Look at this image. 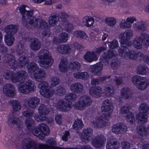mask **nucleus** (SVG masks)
<instances>
[{"instance_id":"6","label":"nucleus","mask_w":149,"mask_h":149,"mask_svg":"<svg viewBox=\"0 0 149 149\" xmlns=\"http://www.w3.org/2000/svg\"><path fill=\"white\" fill-rule=\"evenodd\" d=\"M29 131L31 132L35 136L41 139L43 138L42 133L44 135L47 136L49 134L50 132L48 127L42 123L39 124L37 127H34L31 128Z\"/></svg>"},{"instance_id":"28","label":"nucleus","mask_w":149,"mask_h":149,"mask_svg":"<svg viewBox=\"0 0 149 149\" xmlns=\"http://www.w3.org/2000/svg\"><path fill=\"white\" fill-rule=\"evenodd\" d=\"M147 113H143L140 112L136 116V119L138 120L139 124H143L146 123L147 121Z\"/></svg>"},{"instance_id":"24","label":"nucleus","mask_w":149,"mask_h":149,"mask_svg":"<svg viewBox=\"0 0 149 149\" xmlns=\"http://www.w3.org/2000/svg\"><path fill=\"white\" fill-rule=\"evenodd\" d=\"M93 130L91 128H88L85 129L82 133L81 137V140L83 141L86 142L88 141L89 138L91 137L92 135Z\"/></svg>"},{"instance_id":"20","label":"nucleus","mask_w":149,"mask_h":149,"mask_svg":"<svg viewBox=\"0 0 149 149\" xmlns=\"http://www.w3.org/2000/svg\"><path fill=\"white\" fill-rule=\"evenodd\" d=\"M84 88L83 85L80 83H75L72 84L70 87L71 91L73 93H79L82 92Z\"/></svg>"},{"instance_id":"54","label":"nucleus","mask_w":149,"mask_h":149,"mask_svg":"<svg viewBox=\"0 0 149 149\" xmlns=\"http://www.w3.org/2000/svg\"><path fill=\"white\" fill-rule=\"evenodd\" d=\"M49 84L47 81H44L40 82L38 85V88L40 89L39 92L40 93L41 91H44L48 87Z\"/></svg>"},{"instance_id":"15","label":"nucleus","mask_w":149,"mask_h":149,"mask_svg":"<svg viewBox=\"0 0 149 149\" xmlns=\"http://www.w3.org/2000/svg\"><path fill=\"white\" fill-rule=\"evenodd\" d=\"M105 141L106 140L104 136L102 135H100L96 136L93 139L92 143L93 145L95 147L100 148L103 146Z\"/></svg>"},{"instance_id":"21","label":"nucleus","mask_w":149,"mask_h":149,"mask_svg":"<svg viewBox=\"0 0 149 149\" xmlns=\"http://www.w3.org/2000/svg\"><path fill=\"white\" fill-rule=\"evenodd\" d=\"M8 123L9 126L11 124H15L17 125V127L18 128L22 127V122L19 120L18 118L15 117L13 115H11L10 114L9 118L8 120Z\"/></svg>"},{"instance_id":"55","label":"nucleus","mask_w":149,"mask_h":149,"mask_svg":"<svg viewBox=\"0 0 149 149\" xmlns=\"http://www.w3.org/2000/svg\"><path fill=\"white\" fill-rule=\"evenodd\" d=\"M137 129L138 130V134L142 136H146L147 134L146 128L143 126H138Z\"/></svg>"},{"instance_id":"37","label":"nucleus","mask_w":149,"mask_h":149,"mask_svg":"<svg viewBox=\"0 0 149 149\" xmlns=\"http://www.w3.org/2000/svg\"><path fill=\"white\" fill-rule=\"evenodd\" d=\"M61 24L64 27L65 30L68 32H70L73 29V25L66 19L62 20Z\"/></svg>"},{"instance_id":"5","label":"nucleus","mask_w":149,"mask_h":149,"mask_svg":"<svg viewBox=\"0 0 149 149\" xmlns=\"http://www.w3.org/2000/svg\"><path fill=\"white\" fill-rule=\"evenodd\" d=\"M130 47H126L119 49V53L120 56H127L130 59L141 61L143 56V53L140 52H135L133 50H131Z\"/></svg>"},{"instance_id":"51","label":"nucleus","mask_w":149,"mask_h":149,"mask_svg":"<svg viewBox=\"0 0 149 149\" xmlns=\"http://www.w3.org/2000/svg\"><path fill=\"white\" fill-rule=\"evenodd\" d=\"M77 97L76 94L73 93H70L67 95L65 97V99L69 102L70 101H74L76 100Z\"/></svg>"},{"instance_id":"8","label":"nucleus","mask_w":149,"mask_h":149,"mask_svg":"<svg viewBox=\"0 0 149 149\" xmlns=\"http://www.w3.org/2000/svg\"><path fill=\"white\" fill-rule=\"evenodd\" d=\"M39 112L40 115H36L35 119L37 122H40L45 120L46 119V115L48 114L49 109L44 104H41L39 107Z\"/></svg>"},{"instance_id":"44","label":"nucleus","mask_w":149,"mask_h":149,"mask_svg":"<svg viewBox=\"0 0 149 149\" xmlns=\"http://www.w3.org/2000/svg\"><path fill=\"white\" fill-rule=\"evenodd\" d=\"M54 93V91L52 88L46 89L44 91H41L40 94L45 97L52 96Z\"/></svg>"},{"instance_id":"22","label":"nucleus","mask_w":149,"mask_h":149,"mask_svg":"<svg viewBox=\"0 0 149 149\" xmlns=\"http://www.w3.org/2000/svg\"><path fill=\"white\" fill-rule=\"evenodd\" d=\"M39 99L37 97H33L29 98L27 101L28 106L32 109H35L39 103Z\"/></svg>"},{"instance_id":"9","label":"nucleus","mask_w":149,"mask_h":149,"mask_svg":"<svg viewBox=\"0 0 149 149\" xmlns=\"http://www.w3.org/2000/svg\"><path fill=\"white\" fill-rule=\"evenodd\" d=\"M3 61L5 65L10 69H14L17 66L15 57L8 54H6L2 57Z\"/></svg>"},{"instance_id":"63","label":"nucleus","mask_w":149,"mask_h":149,"mask_svg":"<svg viewBox=\"0 0 149 149\" xmlns=\"http://www.w3.org/2000/svg\"><path fill=\"white\" fill-rule=\"evenodd\" d=\"M118 42L115 40H113L111 42L108 43L109 47L113 49L117 48L118 47Z\"/></svg>"},{"instance_id":"53","label":"nucleus","mask_w":149,"mask_h":149,"mask_svg":"<svg viewBox=\"0 0 149 149\" xmlns=\"http://www.w3.org/2000/svg\"><path fill=\"white\" fill-rule=\"evenodd\" d=\"M139 110L140 112L145 114L147 113L149 111V107L146 104L142 103L139 105Z\"/></svg>"},{"instance_id":"33","label":"nucleus","mask_w":149,"mask_h":149,"mask_svg":"<svg viewBox=\"0 0 149 149\" xmlns=\"http://www.w3.org/2000/svg\"><path fill=\"white\" fill-rule=\"evenodd\" d=\"M24 42L22 41H19L16 45V52L17 54L20 55L23 54L25 50Z\"/></svg>"},{"instance_id":"4","label":"nucleus","mask_w":149,"mask_h":149,"mask_svg":"<svg viewBox=\"0 0 149 149\" xmlns=\"http://www.w3.org/2000/svg\"><path fill=\"white\" fill-rule=\"evenodd\" d=\"M134 47L137 49H141L143 47L147 48L149 45V34L146 33H142L140 36H136L133 40Z\"/></svg>"},{"instance_id":"57","label":"nucleus","mask_w":149,"mask_h":149,"mask_svg":"<svg viewBox=\"0 0 149 149\" xmlns=\"http://www.w3.org/2000/svg\"><path fill=\"white\" fill-rule=\"evenodd\" d=\"M34 120L31 118H27L25 121V124L29 130L31 128L32 125L33 124Z\"/></svg>"},{"instance_id":"11","label":"nucleus","mask_w":149,"mask_h":149,"mask_svg":"<svg viewBox=\"0 0 149 149\" xmlns=\"http://www.w3.org/2000/svg\"><path fill=\"white\" fill-rule=\"evenodd\" d=\"M109 118V116H106V114L104 113L99 117L96 118L94 124L98 127H103L107 125Z\"/></svg>"},{"instance_id":"13","label":"nucleus","mask_w":149,"mask_h":149,"mask_svg":"<svg viewBox=\"0 0 149 149\" xmlns=\"http://www.w3.org/2000/svg\"><path fill=\"white\" fill-rule=\"evenodd\" d=\"M3 92L7 97H13L15 95V88L12 84H7L3 87Z\"/></svg>"},{"instance_id":"10","label":"nucleus","mask_w":149,"mask_h":149,"mask_svg":"<svg viewBox=\"0 0 149 149\" xmlns=\"http://www.w3.org/2000/svg\"><path fill=\"white\" fill-rule=\"evenodd\" d=\"M91 103L92 100L90 97L86 95L81 96L76 104L77 108L79 110H82L86 106L91 105Z\"/></svg>"},{"instance_id":"64","label":"nucleus","mask_w":149,"mask_h":149,"mask_svg":"<svg viewBox=\"0 0 149 149\" xmlns=\"http://www.w3.org/2000/svg\"><path fill=\"white\" fill-rule=\"evenodd\" d=\"M126 115L127 120L131 123H133L134 118L133 114L131 112H129Z\"/></svg>"},{"instance_id":"39","label":"nucleus","mask_w":149,"mask_h":149,"mask_svg":"<svg viewBox=\"0 0 149 149\" xmlns=\"http://www.w3.org/2000/svg\"><path fill=\"white\" fill-rule=\"evenodd\" d=\"M59 17L57 15L52 14L49 18V21L50 24L52 26L56 25L59 20Z\"/></svg>"},{"instance_id":"35","label":"nucleus","mask_w":149,"mask_h":149,"mask_svg":"<svg viewBox=\"0 0 149 149\" xmlns=\"http://www.w3.org/2000/svg\"><path fill=\"white\" fill-rule=\"evenodd\" d=\"M41 47V43L38 39L34 38L31 43L30 45L31 48L33 50L37 51Z\"/></svg>"},{"instance_id":"18","label":"nucleus","mask_w":149,"mask_h":149,"mask_svg":"<svg viewBox=\"0 0 149 149\" xmlns=\"http://www.w3.org/2000/svg\"><path fill=\"white\" fill-rule=\"evenodd\" d=\"M127 129V127L124 124L120 123L114 125L112 131L116 134H123L126 131Z\"/></svg>"},{"instance_id":"38","label":"nucleus","mask_w":149,"mask_h":149,"mask_svg":"<svg viewBox=\"0 0 149 149\" xmlns=\"http://www.w3.org/2000/svg\"><path fill=\"white\" fill-rule=\"evenodd\" d=\"M28 58L24 56H20L18 59V63L21 67H23L29 62Z\"/></svg>"},{"instance_id":"27","label":"nucleus","mask_w":149,"mask_h":149,"mask_svg":"<svg viewBox=\"0 0 149 149\" xmlns=\"http://www.w3.org/2000/svg\"><path fill=\"white\" fill-rule=\"evenodd\" d=\"M84 57L86 60L90 62L97 60V55L94 52H87L84 55Z\"/></svg>"},{"instance_id":"40","label":"nucleus","mask_w":149,"mask_h":149,"mask_svg":"<svg viewBox=\"0 0 149 149\" xmlns=\"http://www.w3.org/2000/svg\"><path fill=\"white\" fill-rule=\"evenodd\" d=\"M66 90L65 87L59 85L56 88L54 91L55 94L60 96H62L65 94Z\"/></svg>"},{"instance_id":"56","label":"nucleus","mask_w":149,"mask_h":149,"mask_svg":"<svg viewBox=\"0 0 149 149\" xmlns=\"http://www.w3.org/2000/svg\"><path fill=\"white\" fill-rule=\"evenodd\" d=\"M120 65V61L116 58L112 59L111 63V67L114 69H116Z\"/></svg>"},{"instance_id":"48","label":"nucleus","mask_w":149,"mask_h":149,"mask_svg":"<svg viewBox=\"0 0 149 149\" xmlns=\"http://www.w3.org/2000/svg\"><path fill=\"white\" fill-rule=\"evenodd\" d=\"M83 126L82 120L78 119L76 120L73 125V129L76 130L81 129Z\"/></svg>"},{"instance_id":"59","label":"nucleus","mask_w":149,"mask_h":149,"mask_svg":"<svg viewBox=\"0 0 149 149\" xmlns=\"http://www.w3.org/2000/svg\"><path fill=\"white\" fill-rule=\"evenodd\" d=\"M80 66L81 65L80 63L76 61L71 63L69 65L70 68L73 70L78 69Z\"/></svg>"},{"instance_id":"62","label":"nucleus","mask_w":149,"mask_h":149,"mask_svg":"<svg viewBox=\"0 0 149 149\" xmlns=\"http://www.w3.org/2000/svg\"><path fill=\"white\" fill-rule=\"evenodd\" d=\"M68 35L67 33L65 32L61 33L60 38L61 42H66L68 40Z\"/></svg>"},{"instance_id":"52","label":"nucleus","mask_w":149,"mask_h":149,"mask_svg":"<svg viewBox=\"0 0 149 149\" xmlns=\"http://www.w3.org/2000/svg\"><path fill=\"white\" fill-rule=\"evenodd\" d=\"M104 89L107 93L108 94L109 96H112L114 93L113 88L111 85H106L104 87Z\"/></svg>"},{"instance_id":"32","label":"nucleus","mask_w":149,"mask_h":149,"mask_svg":"<svg viewBox=\"0 0 149 149\" xmlns=\"http://www.w3.org/2000/svg\"><path fill=\"white\" fill-rule=\"evenodd\" d=\"M125 33H121L119 36V37L120 39L121 45L123 48L126 47H129L131 45L129 42H127L128 40L126 39V36L125 35Z\"/></svg>"},{"instance_id":"16","label":"nucleus","mask_w":149,"mask_h":149,"mask_svg":"<svg viewBox=\"0 0 149 149\" xmlns=\"http://www.w3.org/2000/svg\"><path fill=\"white\" fill-rule=\"evenodd\" d=\"M133 26L136 31L143 32L146 30L148 25L146 22L140 21L134 24Z\"/></svg>"},{"instance_id":"17","label":"nucleus","mask_w":149,"mask_h":149,"mask_svg":"<svg viewBox=\"0 0 149 149\" xmlns=\"http://www.w3.org/2000/svg\"><path fill=\"white\" fill-rule=\"evenodd\" d=\"M102 91V89L101 87L97 86L91 88L89 90V93L90 95L93 97L98 98L101 96Z\"/></svg>"},{"instance_id":"45","label":"nucleus","mask_w":149,"mask_h":149,"mask_svg":"<svg viewBox=\"0 0 149 149\" xmlns=\"http://www.w3.org/2000/svg\"><path fill=\"white\" fill-rule=\"evenodd\" d=\"M67 61L64 59L61 60L60 64L59 65V70L60 71L65 72L67 71Z\"/></svg>"},{"instance_id":"34","label":"nucleus","mask_w":149,"mask_h":149,"mask_svg":"<svg viewBox=\"0 0 149 149\" xmlns=\"http://www.w3.org/2000/svg\"><path fill=\"white\" fill-rule=\"evenodd\" d=\"M119 147V144H117L116 140L113 139L109 140L107 144V149H118Z\"/></svg>"},{"instance_id":"14","label":"nucleus","mask_w":149,"mask_h":149,"mask_svg":"<svg viewBox=\"0 0 149 149\" xmlns=\"http://www.w3.org/2000/svg\"><path fill=\"white\" fill-rule=\"evenodd\" d=\"M23 149H37L36 143L32 140L29 139H24L22 144Z\"/></svg>"},{"instance_id":"19","label":"nucleus","mask_w":149,"mask_h":149,"mask_svg":"<svg viewBox=\"0 0 149 149\" xmlns=\"http://www.w3.org/2000/svg\"><path fill=\"white\" fill-rule=\"evenodd\" d=\"M102 68V63H99L91 66L89 70L93 73L98 75L100 74V71Z\"/></svg>"},{"instance_id":"1","label":"nucleus","mask_w":149,"mask_h":149,"mask_svg":"<svg viewBox=\"0 0 149 149\" xmlns=\"http://www.w3.org/2000/svg\"><path fill=\"white\" fill-rule=\"evenodd\" d=\"M22 16L21 23L25 27L29 29L36 28L41 29L47 27V23L43 19H40L39 16L36 18L33 16V11L29 10V7L25 5H22L17 8Z\"/></svg>"},{"instance_id":"49","label":"nucleus","mask_w":149,"mask_h":149,"mask_svg":"<svg viewBox=\"0 0 149 149\" xmlns=\"http://www.w3.org/2000/svg\"><path fill=\"white\" fill-rule=\"evenodd\" d=\"M14 40V38L13 36L7 34L5 36V42L6 44L9 46L13 44Z\"/></svg>"},{"instance_id":"2","label":"nucleus","mask_w":149,"mask_h":149,"mask_svg":"<svg viewBox=\"0 0 149 149\" xmlns=\"http://www.w3.org/2000/svg\"><path fill=\"white\" fill-rule=\"evenodd\" d=\"M28 75L24 70H21L17 73V74L14 76L12 79L14 83L19 82L18 88L20 92L23 93H28L33 91L36 88L34 83L31 80L27 81Z\"/></svg>"},{"instance_id":"23","label":"nucleus","mask_w":149,"mask_h":149,"mask_svg":"<svg viewBox=\"0 0 149 149\" xmlns=\"http://www.w3.org/2000/svg\"><path fill=\"white\" fill-rule=\"evenodd\" d=\"M34 77L35 79L38 81L45 77L46 73L43 69L39 68L35 72Z\"/></svg>"},{"instance_id":"60","label":"nucleus","mask_w":149,"mask_h":149,"mask_svg":"<svg viewBox=\"0 0 149 149\" xmlns=\"http://www.w3.org/2000/svg\"><path fill=\"white\" fill-rule=\"evenodd\" d=\"M105 22L108 25L113 26L116 23V19L113 18H107L105 20Z\"/></svg>"},{"instance_id":"58","label":"nucleus","mask_w":149,"mask_h":149,"mask_svg":"<svg viewBox=\"0 0 149 149\" xmlns=\"http://www.w3.org/2000/svg\"><path fill=\"white\" fill-rule=\"evenodd\" d=\"M60 82L59 79L57 77H52L51 78V84L50 87L52 88L58 85Z\"/></svg>"},{"instance_id":"26","label":"nucleus","mask_w":149,"mask_h":149,"mask_svg":"<svg viewBox=\"0 0 149 149\" xmlns=\"http://www.w3.org/2000/svg\"><path fill=\"white\" fill-rule=\"evenodd\" d=\"M57 49L58 52L63 54H67L70 53L71 51L70 46L66 45L58 46Z\"/></svg>"},{"instance_id":"31","label":"nucleus","mask_w":149,"mask_h":149,"mask_svg":"<svg viewBox=\"0 0 149 149\" xmlns=\"http://www.w3.org/2000/svg\"><path fill=\"white\" fill-rule=\"evenodd\" d=\"M10 104L12 105L13 111L11 115H13L14 112L19 111L21 108V106L20 102L16 100H13L10 101Z\"/></svg>"},{"instance_id":"47","label":"nucleus","mask_w":149,"mask_h":149,"mask_svg":"<svg viewBox=\"0 0 149 149\" xmlns=\"http://www.w3.org/2000/svg\"><path fill=\"white\" fill-rule=\"evenodd\" d=\"M39 68L38 65L33 62L30 63L28 67L29 72L31 74H32L33 72H35Z\"/></svg>"},{"instance_id":"36","label":"nucleus","mask_w":149,"mask_h":149,"mask_svg":"<svg viewBox=\"0 0 149 149\" xmlns=\"http://www.w3.org/2000/svg\"><path fill=\"white\" fill-rule=\"evenodd\" d=\"M74 77L77 79L86 80L89 77V75L86 72H76L73 74Z\"/></svg>"},{"instance_id":"46","label":"nucleus","mask_w":149,"mask_h":149,"mask_svg":"<svg viewBox=\"0 0 149 149\" xmlns=\"http://www.w3.org/2000/svg\"><path fill=\"white\" fill-rule=\"evenodd\" d=\"M147 66L145 65H140L137 67V72L139 74L144 75L146 73Z\"/></svg>"},{"instance_id":"29","label":"nucleus","mask_w":149,"mask_h":149,"mask_svg":"<svg viewBox=\"0 0 149 149\" xmlns=\"http://www.w3.org/2000/svg\"><path fill=\"white\" fill-rule=\"evenodd\" d=\"M17 29L15 25H9L6 26L5 31L7 34L13 36L17 32Z\"/></svg>"},{"instance_id":"61","label":"nucleus","mask_w":149,"mask_h":149,"mask_svg":"<svg viewBox=\"0 0 149 149\" xmlns=\"http://www.w3.org/2000/svg\"><path fill=\"white\" fill-rule=\"evenodd\" d=\"M34 113V111L30 110H28L22 112V114L24 116L29 118L32 117Z\"/></svg>"},{"instance_id":"50","label":"nucleus","mask_w":149,"mask_h":149,"mask_svg":"<svg viewBox=\"0 0 149 149\" xmlns=\"http://www.w3.org/2000/svg\"><path fill=\"white\" fill-rule=\"evenodd\" d=\"M14 76V73L12 71H10L8 70H6L4 72L3 77L6 79L7 80L11 79L12 80V79Z\"/></svg>"},{"instance_id":"7","label":"nucleus","mask_w":149,"mask_h":149,"mask_svg":"<svg viewBox=\"0 0 149 149\" xmlns=\"http://www.w3.org/2000/svg\"><path fill=\"white\" fill-rule=\"evenodd\" d=\"M132 81L136 87L140 90H144L149 84V81L146 78L138 75L133 76L132 78Z\"/></svg>"},{"instance_id":"42","label":"nucleus","mask_w":149,"mask_h":149,"mask_svg":"<svg viewBox=\"0 0 149 149\" xmlns=\"http://www.w3.org/2000/svg\"><path fill=\"white\" fill-rule=\"evenodd\" d=\"M94 22V19L93 17L90 18L87 16L85 17L83 20L84 25L88 27L92 26Z\"/></svg>"},{"instance_id":"41","label":"nucleus","mask_w":149,"mask_h":149,"mask_svg":"<svg viewBox=\"0 0 149 149\" xmlns=\"http://www.w3.org/2000/svg\"><path fill=\"white\" fill-rule=\"evenodd\" d=\"M121 92L123 98L127 99L131 96V91L127 88H124L121 90Z\"/></svg>"},{"instance_id":"3","label":"nucleus","mask_w":149,"mask_h":149,"mask_svg":"<svg viewBox=\"0 0 149 149\" xmlns=\"http://www.w3.org/2000/svg\"><path fill=\"white\" fill-rule=\"evenodd\" d=\"M38 57L40 65L45 68H48L51 66L54 62L51 54L46 49H42L39 52Z\"/></svg>"},{"instance_id":"12","label":"nucleus","mask_w":149,"mask_h":149,"mask_svg":"<svg viewBox=\"0 0 149 149\" xmlns=\"http://www.w3.org/2000/svg\"><path fill=\"white\" fill-rule=\"evenodd\" d=\"M57 108L63 112H67L70 111L72 108L70 103L65 99L59 100L57 103Z\"/></svg>"},{"instance_id":"43","label":"nucleus","mask_w":149,"mask_h":149,"mask_svg":"<svg viewBox=\"0 0 149 149\" xmlns=\"http://www.w3.org/2000/svg\"><path fill=\"white\" fill-rule=\"evenodd\" d=\"M74 35L76 38L82 39H86L87 36L85 32L82 31H76L74 32Z\"/></svg>"},{"instance_id":"25","label":"nucleus","mask_w":149,"mask_h":149,"mask_svg":"<svg viewBox=\"0 0 149 149\" xmlns=\"http://www.w3.org/2000/svg\"><path fill=\"white\" fill-rule=\"evenodd\" d=\"M117 54L116 52L114 50L109 49L104 52L102 54V57L104 59H110L115 57Z\"/></svg>"},{"instance_id":"30","label":"nucleus","mask_w":149,"mask_h":149,"mask_svg":"<svg viewBox=\"0 0 149 149\" xmlns=\"http://www.w3.org/2000/svg\"><path fill=\"white\" fill-rule=\"evenodd\" d=\"M112 107V104L111 101L106 100L102 104L101 109L103 111L105 112L111 110Z\"/></svg>"}]
</instances>
